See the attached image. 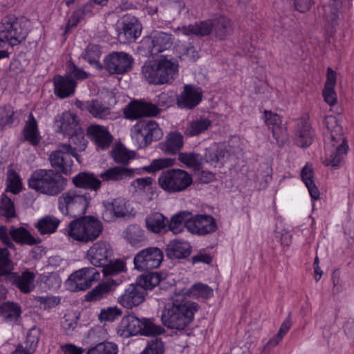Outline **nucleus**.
I'll use <instances>...</instances> for the list:
<instances>
[{
	"label": "nucleus",
	"mask_w": 354,
	"mask_h": 354,
	"mask_svg": "<svg viewBox=\"0 0 354 354\" xmlns=\"http://www.w3.org/2000/svg\"><path fill=\"white\" fill-rule=\"evenodd\" d=\"M198 309V304L187 300L175 291L171 302L165 305L162 312L161 320L169 328L183 330L193 321Z\"/></svg>",
	"instance_id": "1"
},
{
	"label": "nucleus",
	"mask_w": 354,
	"mask_h": 354,
	"mask_svg": "<svg viewBox=\"0 0 354 354\" xmlns=\"http://www.w3.org/2000/svg\"><path fill=\"white\" fill-rule=\"evenodd\" d=\"M324 124L330 132V136L326 142V157L323 163L326 166L337 169L344 162L348 145L344 136L342 127L336 117L326 116Z\"/></svg>",
	"instance_id": "2"
},
{
	"label": "nucleus",
	"mask_w": 354,
	"mask_h": 354,
	"mask_svg": "<svg viewBox=\"0 0 354 354\" xmlns=\"http://www.w3.org/2000/svg\"><path fill=\"white\" fill-rule=\"evenodd\" d=\"M178 67L176 59L162 55L156 59L146 62L142 67V73L149 84H171L178 76Z\"/></svg>",
	"instance_id": "3"
},
{
	"label": "nucleus",
	"mask_w": 354,
	"mask_h": 354,
	"mask_svg": "<svg viewBox=\"0 0 354 354\" xmlns=\"http://www.w3.org/2000/svg\"><path fill=\"white\" fill-rule=\"evenodd\" d=\"M28 184L37 193L55 196L65 189L67 179L52 169H39L31 174Z\"/></svg>",
	"instance_id": "4"
},
{
	"label": "nucleus",
	"mask_w": 354,
	"mask_h": 354,
	"mask_svg": "<svg viewBox=\"0 0 354 354\" xmlns=\"http://www.w3.org/2000/svg\"><path fill=\"white\" fill-rule=\"evenodd\" d=\"M72 221L64 234L74 241L88 243L97 239L102 234L103 225L94 216H80Z\"/></svg>",
	"instance_id": "5"
},
{
	"label": "nucleus",
	"mask_w": 354,
	"mask_h": 354,
	"mask_svg": "<svg viewBox=\"0 0 354 354\" xmlns=\"http://www.w3.org/2000/svg\"><path fill=\"white\" fill-rule=\"evenodd\" d=\"M89 194L76 189L63 192L57 199L59 212L71 217L82 216L85 214L90 204Z\"/></svg>",
	"instance_id": "6"
},
{
	"label": "nucleus",
	"mask_w": 354,
	"mask_h": 354,
	"mask_svg": "<svg viewBox=\"0 0 354 354\" xmlns=\"http://www.w3.org/2000/svg\"><path fill=\"white\" fill-rule=\"evenodd\" d=\"M192 183V175L181 169H168L162 171L158 178L159 187L169 194L185 191Z\"/></svg>",
	"instance_id": "7"
},
{
	"label": "nucleus",
	"mask_w": 354,
	"mask_h": 354,
	"mask_svg": "<svg viewBox=\"0 0 354 354\" xmlns=\"http://www.w3.org/2000/svg\"><path fill=\"white\" fill-rule=\"evenodd\" d=\"M27 30L24 21L13 15L4 17L0 23V48L8 44L13 47L22 42L26 37Z\"/></svg>",
	"instance_id": "8"
},
{
	"label": "nucleus",
	"mask_w": 354,
	"mask_h": 354,
	"mask_svg": "<svg viewBox=\"0 0 354 354\" xmlns=\"http://www.w3.org/2000/svg\"><path fill=\"white\" fill-rule=\"evenodd\" d=\"M100 272L95 268L86 267L73 272L66 281L71 292L85 291L100 279Z\"/></svg>",
	"instance_id": "9"
},
{
	"label": "nucleus",
	"mask_w": 354,
	"mask_h": 354,
	"mask_svg": "<svg viewBox=\"0 0 354 354\" xmlns=\"http://www.w3.org/2000/svg\"><path fill=\"white\" fill-rule=\"evenodd\" d=\"M131 137L140 142V147H145L162 137V131L153 120H140L131 129Z\"/></svg>",
	"instance_id": "10"
},
{
	"label": "nucleus",
	"mask_w": 354,
	"mask_h": 354,
	"mask_svg": "<svg viewBox=\"0 0 354 354\" xmlns=\"http://www.w3.org/2000/svg\"><path fill=\"white\" fill-rule=\"evenodd\" d=\"M162 251L157 247H149L140 250L133 259L135 269L148 271L158 268L163 261Z\"/></svg>",
	"instance_id": "11"
},
{
	"label": "nucleus",
	"mask_w": 354,
	"mask_h": 354,
	"mask_svg": "<svg viewBox=\"0 0 354 354\" xmlns=\"http://www.w3.org/2000/svg\"><path fill=\"white\" fill-rule=\"evenodd\" d=\"M160 109L151 102L144 99L131 100L124 109L125 118L136 120L144 117H155Z\"/></svg>",
	"instance_id": "12"
},
{
	"label": "nucleus",
	"mask_w": 354,
	"mask_h": 354,
	"mask_svg": "<svg viewBox=\"0 0 354 354\" xmlns=\"http://www.w3.org/2000/svg\"><path fill=\"white\" fill-rule=\"evenodd\" d=\"M53 128L56 133L64 136H73L82 129L77 115L71 111L57 114L53 120Z\"/></svg>",
	"instance_id": "13"
},
{
	"label": "nucleus",
	"mask_w": 354,
	"mask_h": 354,
	"mask_svg": "<svg viewBox=\"0 0 354 354\" xmlns=\"http://www.w3.org/2000/svg\"><path fill=\"white\" fill-rule=\"evenodd\" d=\"M133 64V57L124 52H113L104 59V68L110 74L127 73L131 69Z\"/></svg>",
	"instance_id": "14"
},
{
	"label": "nucleus",
	"mask_w": 354,
	"mask_h": 354,
	"mask_svg": "<svg viewBox=\"0 0 354 354\" xmlns=\"http://www.w3.org/2000/svg\"><path fill=\"white\" fill-rule=\"evenodd\" d=\"M174 37L171 34L162 31H156L142 40V44L151 55H156L169 49L174 43Z\"/></svg>",
	"instance_id": "15"
},
{
	"label": "nucleus",
	"mask_w": 354,
	"mask_h": 354,
	"mask_svg": "<svg viewBox=\"0 0 354 354\" xmlns=\"http://www.w3.org/2000/svg\"><path fill=\"white\" fill-rule=\"evenodd\" d=\"M72 151L70 144L59 145L58 149L49 156L51 166L64 174H71L73 165Z\"/></svg>",
	"instance_id": "16"
},
{
	"label": "nucleus",
	"mask_w": 354,
	"mask_h": 354,
	"mask_svg": "<svg viewBox=\"0 0 354 354\" xmlns=\"http://www.w3.org/2000/svg\"><path fill=\"white\" fill-rule=\"evenodd\" d=\"M147 292L136 283L129 284L123 292L117 298V302L123 308L131 310L146 299Z\"/></svg>",
	"instance_id": "17"
},
{
	"label": "nucleus",
	"mask_w": 354,
	"mask_h": 354,
	"mask_svg": "<svg viewBox=\"0 0 354 354\" xmlns=\"http://www.w3.org/2000/svg\"><path fill=\"white\" fill-rule=\"evenodd\" d=\"M102 218L106 222H111L118 218H123L133 212L130 203L123 198H117L111 202H104Z\"/></svg>",
	"instance_id": "18"
},
{
	"label": "nucleus",
	"mask_w": 354,
	"mask_h": 354,
	"mask_svg": "<svg viewBox=\"0 0 354 354\" xmlns=\"http://www.w3.org/2000/svg\"><path fill=\"white\" fill-rule=\"evenodd\" d=\"M113 255L111 245L104 241H99L93 244L86 252V259L95 267L105 266Z\"/></svg>",
	"instance_id": "19"
},
{
	"label": "nucleus",
	"mask_w": 354,
	"mask_h": 354,
	"mask_svg": "<svg viewBox=\"0 0 354 354\" xmlns=\"http://www.w3.org/2000/svg\"><path fill=\"white\" fill-rule=\"evenodd\" d=\"M187 229L192 234L205 235L215 232L217 224L210 215L197 214L189 218L187 223Z\"/></svg>",
	"instance_id": "20"
},
{
	"label": "nucleus",
	"mask_w": 354,
	"mask_h": 354,
	"mask_svg": "<svg viewBox=\"0 0 354 354\" xmlns=\"http://www.w3.org/2000/svg\"><path fill=\"white\" fill-rule=\"evenodd\" d=\"M120 26L118 36L120 39H124V42L134 41L141 35L142 24L134 16L125 15L122 19Z\"/></svg>",
	"instance_id": "21"
},
{
	"label": "nucleus",
	"mask_w": 354,
	"mask_h": 354,
	"mask_svg": "<svg viewBox=\"0 0 354 354\" xmlns=\"http://www.w3.org/2000/svg\"><path fill=\"white\" fill-rule=\"evenodd\" d=\"M202 98L203 91L200 87L186 84L177 98V104L181 109H192L201 103Z\"/></svg>",
	"instance_id": "22"
},
{
	"label": "nucleus",
	"mask_w": 354,
	"mask_h": 354,
	"mask_svg": "<svg viewBox=\"0 0 354 354\" xmlns=\"http://www.w3.org/2000/svg\"><path fill=\"white\" fill-rule=\"evenodd\" d=\"M342 1H332L329 3H324L322 6V12H320L324 22L326 31L333 35L336 31L339 25V8Z\"/></svg>",
	"instance_id": "23"
},
{
	"label": "nucleus",
	"mask_w": 354,
	"mask_h": 354,
	"mask_svg": "<svg viewBox=\"0 0 354 354\" xmlns=\"http://www.w3.org/2000/svg\"><path fill=\"white\" fill-rule=\"evenodd\" d=\"M88 138L101 149H108L113 140L107 127L100 124H91L86 129Z\"/></svg>",
	"instance_id": "24"
},
{
	"label": "nucleus",
	"mask_w": 354,
	"mask_h": 354,
	"mask_svg": "<svg viewBox=\"0 0 354 354\" xmlns=\"http://www.w3.org/2000/svg\"><path fill=\"white\" fill-rule=\"evenodd\" d=\"M230 156L224 144L213 143L206 149L205 160L214 167H221L229 160Z\"/></svg>",
	"instance_id": "25"
},
{
	"label": "nucleus",
	"mask_w": 354,
	"mask_h": 354,
	"mask_svg": "<svg viewBox=\"0 0 354 354\" xmlns=\"http://www.w3.org/2000/svg\"><path fill=\"white\" fill-rule=\"evenodd\" d=\"M213 28L214 22L208 19L178 27L174 30V32L188 37H205L209 35L213 30Z\"/></svg>",
	"instance_id": "26"
},
{
	"label": "nucleus",
	"mask_w": 354,
	"mask_h": 354,
	"mask_svg": "<svg viewBox=\"0 0 354 354\" xmlns=\"http://www.w3.org/2000/svg\"><path fill=\"white\" fill-rule=\"evenodd\" d=\"M54 93L60 99L66 98L72 95L77 85V82L68 76L56 75L53 80Z\"/></svg>",
	"instance_id": "27"
},
{
	"label": "nucleus",
	"mask_w": 354,
	"mask_h": 354,
	"mask_svg": "<svg viewBox=\"0 0 354 354\" xmlns=\"http://www.w3.org/2000/svg\"><path fill=\"white\" fill-rule=\"evenodd\" d=\"M141 319L133 314L124 316L118 327V333L124 337L138 335L141 331Z\"/></svg>",
	"instance_id": "28"
},
{
	"label": "nucleus",
	"mask_w": 354,
	"mask_h": 354,
	"mask_svg": "<svg viewBox=\"0 0 354 354\" xmlns=\"http://www.w3.org/2000/svg\"><path fill=\"white\" fill-rule=\"evenodd\" d=\"M265 124L272 130L274 138L279 141L286 136L285 128L282 126L281 118L271 111H264L263 117Z\"/></svg>",
	"instance_id": "29"
},
{
	"label": "nucleus",
	"mask_w": 354,
	"mask_h": 354,
	"mask_svg": "<svg viewBox=\"0 0 354 354\" xmlns=\"http://www.w3.org/2000/svg\"><path fill=\"white\" fill-rule=\"evenodd\" d=\"M22 310L19 304L7 301L0 304V315L3 320L12 326L19 324Z\"/></svg>",
	"instance_id": "30"
},
{
	"label": "nucleus",
	"mask_w": 354,
	"mask_h": 354,
	"mask_svg": "<svg viewBox=\"0 0 354 354\" xmlns=\"http://www.w3.org/2000/svg\"><path fill=\"white\" fill-rule=\"evenodd\" d=\"M35 274L34 272L29 270H25L21 274L15 272L10 275V280L12 283L15 285L21 292L29 293L35 288Z\"/></svg>",
	"instance_id": "31"
},
{
	"label": "nucleus",
	"mask_w": 354,
	"mask_h": 354,
	"mask_svg": "<svg viewBox=\"0 0 354 354\" xmlns=\"http://www.w3.org/2000/svg\"><path fill=\"white\" fill-rule=\"evenodd\" d=\"M185 298L188 297L195 299L207 300L210 299L214 295L213 289L207 284L198 282L193 284L189 288H183L182 290L178 292Z\"/></svg>",
	"instance_id": "32"
},
{
	"label": "nucleus",
	"mask_w": 354,
	"mask_h": 354,
	"mask_svg": "<svg viewBox=\"0 0 354 354\" xmlns=\"http://www.w3.org/2000/svg\"><path fill=\"white\" fill-rule=\"evenodd\" d=\"M88 113L98 120H114L119 118L118 113L112 111L110 107L97 99L91 100V104L88 105Z\"/></svg>",
	"instance_id": "33"
},
{
	"label": "nucleus",
	"mask_w": 354,
	"mask_h": 354,
	"mask_svg": "<svg viewBox=\"0 0 354 354\" xmlns=\"http://www.w3.org/2000/svg\"><path fill=\"white\" fill-rule=\"evenodd\" d=\"M73 185L78 188L97 191L101 187V181L93 173L80 172L72 179Z\"/></svg>",
	"instance_id": "34"
},
{
	"label": "nucleus",
	"mask_w": 354,
	"mask_h": 354,
	"mask_svg": "<svg viewBox=\"0 0 354 354\" xmlns=\"http://www.w3.org/2000/svg\"><path fill=\"white\" fill-rule=\"evenodd\" d=\"M160 149L166 153L175 154L179 151L183 146V137L180 133H169L165 141L160 143Z\"/></svg>",
	"instance_id": "35"
},
{
	"label": "nucleus",
	"mask_w": 354,
	"mask_h": 354,
	"mask_svg": "<svg viewBox=\"0 0 354 354\" xmlns=\"http://www.w3.org/2000/svg\"><path fill=\"white\" fill-rule=\"evenodd\" d=\"M300 175L301 180L307 187L312 199H319L320 194L315 183L314 171L312 165L307 163L302 168Z\"/></svg>",
	"instance_id": "36"
},
{
	"label": "nucleus",
	"mask_w": 354,
	"mask_h": 354,
	"mask_svg": "<svg viewBox=\"0 0 354 354\" xmlns=\"http://www.w3.org/2000/svg\"><path fill=\"white\" fill-rule=\"evenodd\" d=\"M295 140L296 144L300 147H308L312 143V129L308 121L301 120L298 122Z\"/></svg>",
	"instance_id": "37"
},
{
	"label": "nucleus",
	"mask_w": 354,
	"mask_h": 354,
	"mask_svg": "<svg viewBox=\"0 0 354 354\" xmlns=\"http://www.w3.org/2000/svg\"><path fill=\"white\" fill-rule=\"evenodd\" d=\"M145 223L148 230L158 234L166 230L168 227L169 221L162 214L153 212L146 217Z\"/></svg>",
	"instance_id": "38"
},
{
	"label": "nucleus",
	"mask_w": 354,
	"mask_h": 354,
	"mask_svg": "<svg viewBox=\"0 0 354 354\" xmlns=\"http://www.w3.org/2000/svg\"><path fill=\"white\" fill-rule=\"evenodd\" d=\"M191 253V246L187 241H171L167 247V254L170 259H183Z\"/></svg>",
	"instance_id": "39"
},
{
	"label": "nucleus",
	"mask_w": 354,
	"mask_h": 354,
	"mask_svg": "<svg viewBox=\"0 0 354 354\" xmlns=\"http://www.w3.org/2000/svg\"><path fill=\"white\" fill-rule=\"evenodd\" d=\"M114 285L115 281L113 279L100 283L85 295V300L87 301L101 300L113 290Z\"/></svg>",
	"instance_id": "40"
},
{
	"label": "nucleus",
	"mask_w": 354,
	"mask_h": 354,
	"mask_svg": "<svg viewBox=\"0 0 354 354\" xmlns=\"http://www.w3.org/2000/svg\"><path fill=\"white\" fill-rule=\"evenodd\" d=\"M68 138L71 142L69 144L71 145V151H73L71 154L80 163V156L77 152L84 151L88 144L82 128L77 131V133H74L73 136H68Z\"/></svg>",
	"instance_id": "41"
},
{
	"label": "nucleus",
	"mask_w": 354,
	"mask_h": 354,
	"mask_svg": "<svg viewBox=\"0 0 354 354\" xmlns=\"http://www.w3.org/2000/svg\"><path fill=\"white\" fill-rule=\"evenodd\" d=\"M24 136L29 143L33 146L39 145L41 136L37 127V122L32 114H30L28 120L26 122L24 129Z\"/></svg>",
	"instance_id": "42"
},
{
	"label": "nucleus",
	"mask_w": 354,
	"mask_h": 354,
	"mask_svg": "<svg viewBox=\"0 0 354 354\" xmlns=\"http://www.w3.org/2000/svg\"><path fill=\"white\" fill-rule=\"evenodd\" d=\"M212 125V121L208 118H198L189 122L187 124L184 133L193 137L203 133Z\"/></svg>",
	"instance_id": "43"
},
{
	"label": "nucleus",
	"mask_w": 354,
	"mask_h": 354,
	"mask_svg": "<svg viewBox=\"0 0 354 354\" xmlns=\"http://www.w3.org/2000/svg\"><path fill=\"white\" fill-rule=\"evenodd\" d=\"M132 172L127 168L111 167L100 174L104 181H118L131 177Z\"/></svg>",
	"instance_id": "44"
},
{
	"label": "nucleus",
	"mask_w": 354,
	"mask_h": 354,
	"mask_svg": "<svg viewBox=\"0 0 354 354\" xmlns=\"http://www.w3.org/2000/svg\"><path fill=\"white\" fill-rule=\"evenodd\" d=\"M165 279L164 274L160 272H149L141 275L137 279L136 283L145 290H151L159 285L160 281Z\"/></svg>",
	"instance_id": "45"
},
{
	"label": "nucleus",
	"mask_w": 354,
	"mask_h": 354,
	"mask_svg": "<svg viewBox=\"0 0 354 354\" xmlns=\"http://www.w3.org/2000/svg\"><path fill=\"white\" fill-rule=\"evenodd\" d=\"M213 22L216 37L220 39H224L233 31L232 21L226 17L221 16Z\"/></svg>",
	"instance_id": "46"
},
{
	"label": "nucleus",
	"mask_w": 354,
	"mask_h": 354,
	"mask_svg": "<svg viewBox=\"0 0 354 354\" xmlns=\"http://www.w3.org/2000/svg\"><path fill=\"white\" fill-rule=\"evenodd\" d=\"M135 156L133 151L128 150L122 144L115 145L111 150L114 161L120 164H127Z\"/></svg>",
	"instance_id": "47"
},
{
	"label": "nucleus",
	"mask_w": 354,
	"mask_h": 354,
	"mask_svg": "<svg viewBox=\"0 0 354 354\" xmlns=\"http://www.w3.org/2000/svg\"><path fill=\"white\" fill-rule=\"evenodd\" d=\"M190 217L191 214L187 212L176 214L171 217V222L168 224L169 229L175 234L182 232L184 227H187V223Z\"/></svg>",
	"instance_id": "48"
},
{
	"label": "nucleus",
	"mask_w": 354,
	"mask_h": 354,
	"mask_svg": "<svg viewBox=\"0 0 354 354\" xmlns=\"http://www.w3.org/2000/svg\"><path fill=\"white\" fill-rule=\"evenodd\" d=\"M12 239L20 244L32 245L37 243L30 233L24 227H12L9 232Z\"/></svg>",
	"instance_id": "49"
},
{
	"label": "nucleus",
	"mask_w": 354,
	"mask_h": 354,
	"mask_svg": "<svg viewBox=\"0 0 354 354\" xmlns=\"http://www.w3.org/2000/svg\"><path fill=\"white\" fill-rule=\"evenodd\" d=\"M60 221L53 216H46L40 219L36 227L41 234L54 233L59 225Z\"/></svg>",
	"instance_id": "50"
},
{
	"label": "nucleus",
	"mask_w": 354,
	"mask_h": 354,
	"mask_svg": "<svg viewBox=\"0 0 354 354\" xmlns=\"http://www.w3.org/2000/svg\"><path fill=\"white\" fill-rule=\"evenodd\" d=\"M14 263L7 248H0V279L11 274Z\"/></svg>",
	"instance_id": "51"
},
{
	"label": "nucleus",
	"mask_w": 354,
	"mask_h": 354,
	"mask_svg": "<svg viewBox=\"0 0 354 354\" xmlns=\"http://www.w3.org/2000/svg\"><path fill=\"white\" fill-rule=\"evenodd\" d=\"M101 268H103L102 273L104 276L108 277L116 275L120 272H124L126 270V263L123 260L120 259L113 260L110 259L109 261Z\"/></svg>",
	"instance_id": "52"
},
{
	"label": "nucleus",
	"mask_w": 354,
	"mask_h": 354,
	"mask_svg": "<svg viewBox=\"0 0 354 354\" xmlns=\"http://www.w3.org/2000/svg\"><path fill=\"white\" fill-rule=\"evenodd\" d=\"M154 178L151 176L138 178L131 182V185L138 194L152 192Z\"/></svg>",
	"instance_id": "53"
},
{
	"label": "nucleus",
	"mask_w": 354,
	"mask_h": 354,
	"mask_svg": "<svg viewBox=\"0 0 354 354\" xmlns=\"http://www.w3.org/2000/svg\"><path fill=\"white\" fill-rule=\"evenodd\" d=\"M100 47L95 44H89L84 52V58L91 65L95 66L97 68H101L102 66L100 62V57L101 56Z\"/></svg>",
	"instance_id": "54"
},
{
	"label": "nucleus",
	"mask_w": 354,
	"mask_h": 354,
	"mask_svg": "<svg viewBox=\"0 0 354 354\" xmlns=\"http://www.w3.org/2000/svg\"><path fill=\"white\" fill-rule=\"evenodd\" d=\"M124 236L133 246L138 245L145 239L144 232L138 225L129 226L125 231Z\"/></svg>",
	"instance_id": "55"
},
{
	"label": "nucleus",
	"mask_w": 354,
	"mask_h": 354,
	"mask_svg": "<svg viewBox=\"0 0 354 354\" xmlns=\"http://www.w3.org/2000/svg\"><path fill=\"white\" fill-rule=\"evenodd\" d=\"M118 352L117 344L110 342H104L89 348L86 354H117Z\"/></svg>",
	"instance_id": "56"
},
{
	"label": "nucleus",
	"mask_w": 354,
	"mask_h": 354,
	"mask_svg": "<svg viewBox=\"0 0 354 354\" xmlns=\"http://www.w3.org/2000/svg\"><path fill=\"white\" fill-rule=\"evenodd\" d=\"M175 163V160L170 158H164L154 159L151 161L150 165L143 167V169L149 173H153L161 169L169 168L173 166Z\"/></svg>",
	"instance_id": "57"
},
{
	"label": "nucleus",
	"mask_w": 354,
	"mask_h": 354,
	"mask_svg": "<svg viewBox=\"0 0 354 354\" xmlns=\"http://www.w3.org/2000/svg\"><path fill=\"white\" fill-rule=\"evenodd\" d=\"M141 331L139 334L146 336L160 335L164 333V328L154 324L151 319L144 318L141 319Z\"/></svg>",
	"instance_id": "58"
},
{
	"label": "nucleus",
	"mask_w": 354,
	"mask_h": 354,
	"mask_svg": "<svg viewBox=\"0 0 354 354\" xmlns=\"http://www.w3.org/2000/svg\"><path fill=\"white\" fill-rule=\"evenodd\" d=\"M178 160L188 168L198 169L201 167V158L198 154L192 153H180Z\"/></svg>",
	"instance_id": "59"
},
{
	"label": "nucleus",
	"mask_w": 354,
	"mask_h": 354,
	"mask_svg": "<svg viewBox=\"0 0 354 354\" xmlns=\"http://www.w3.org/2000/svg\"><path fill=\"white\" fill-rule=\"evenodd\" d=\"M21 189V182L18 174L12 169L7 173V190L14 194H18Z\"/></svg>",
	"instance_id": "60"
},
{
	"label": "nucleus",
	"mask_w": 354,
	"mask_h": 354,
	"mask_svg": "<svg viewBox=\"0 0 354 354\" xmlns=\"http://www.w3.org/2000/svg\"><path fill=\"white\" fill-rule=\"evenodd\" d=\"M0 215L5 216L7 219L14 218L16 216L15 205L10 198L3 194L0 203Z\"/></svg>",
	"instance_id": "61"
},
{
	"label": "nucleus",
	"mask_w": 354,
	"mask_h": 354,
	"mask_svg": "<svg viewBox=\"0 0 354 354\" xmlns=\"http://www.w3.org/2000/svg\"><path fill=\"white\" fill-rule=\"evenodd\" d=\"M122 315V311L117 306L102 308L99 314L101 322H112Z\"/></svg>",
	"instance_id": "62"
},
{
	"label": "nucleus",
	"mask_w": 354,
	"mask_h": 354,
	"mask_svg": "<svg viewBox=\"0 0 354 354\" xmlns=\"http://www.w3.org/2000/svg\"><path fill=\"white\" fill-rule=\"evenodd\" d=\"M41 330L39 328L34 326L31 328L26 335V346L32 353H35L38 346L40 339Z\"/></svg>",
	"instance_id": "63"
},
{
	"label": "nucleus",
	"mask_w": 354,
	"mask_h": 354,
	"mask_svg": "<svg viewBox=\"0 0 354 354\" xmlns=\"http://www.w3.org/2000/svg\"><path fill=\"white\" fill-rule=\"evenodd\" d=\"M66 76L75 80L77 82L82 81L88 77V74L83 69L78 68L74 63L68 62L66 71Z\"/></svg>",
	"instance_id": "64"
}]
</instances>
